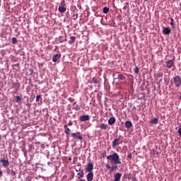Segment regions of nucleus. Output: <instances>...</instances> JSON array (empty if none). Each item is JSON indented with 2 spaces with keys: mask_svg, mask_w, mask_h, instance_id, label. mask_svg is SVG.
I'll return each mask as SVG.
<instances>
[{
  "mask_svg": "<svg viewBox=\"0 0 181 181\" xmlns=\"http://www.w3.org/2000/svg\"><path fill=\"white\" fill-rule=\"evenodd\" d=\"M108 128V124L103 123L101 124H100V129H104L105 131V129H107Z\"/></svg>",
  "mask_w": 181,
  "mask_h": 181,
  "instance_id": "20",
  "label": "nucleus"
},
{
  "mask_svg": "<svg viewBox=\"0 0 181 181\" xmlns=\"http://www.w3.org/2000/svg\"><path fill=\"white\" fill-rule=\"evenodd\" d=\"M2 138V136L0 135V139Z\"/></svg>",
  "mask_w": 181,
  "mask_h": 181,
  "instance_id": "44",
  "label": "nucleus"
},
{
  "mask_svg": "<svg viewBox=\"0 0 181 181\" xmlns=\"http://www.w3.org/2000/svg\"><path fill=\"white\" fill-rule=\"evenodd\" d=\"M69 100L70 101V103H74V99L73 98H69Z\"/></svg>",
  "mask_w": 181,
  "mask_h": 181,
  "instance_id": "33",
  "label": "nucleus"
},
{
  "mask_svg": "<svg viewBox=\"0 0 181 181\" xmlns=\"http://www.w3.org/2000/svg\"><path fill=\"white\" fill-rule=\"evenodd\" d=\"M71 136L74 138V139H79V141H81L83 139V136H81V134L78 132L76 133H71Z\"/></svg>",
  "mask_w": 181,
  "mask_h": 181,
  "instance_id": "5",
  "label": "nucleus"
},
{
  "mask_svg": "<svg viewBox=\"0 0 181 181\" xmlns=\"http://www.w3.org/2000/svg\"><path fill=\"white\" fill-rule=\"evenodd\" d=\"M74 19H77V16L76 15H74Z\"/></svg>",
  "mask_w": 181,
  "mask_h": 181,
  "instance_id": "39",
  "label": "nucleus"
},
{
  "mask_svg": "<svg viewBox=\"0 0 181 181\" xmlns=\"http://www.w3.org/2000/svg\"><path fill=\"white\" fill-rule=\"evenodd\" d=\"M163 33L164 35H170V32H171V30H170V28L169 27H163Z\"/></svg>",
  "mask_w": 181,
  "mask_h": 181,
  "instance_id": "11",
  "label": "nucleus"
},
{
  "mask_svg": "<svg viewBox=\"0 0 181 181\" xmlns=\"http://www.w3.org/2000/svg\"><path fill=\"white\" fill-rule=\"evenodd\" d=\"M119 144V137L118 139H114L113 141L112 142V148H115V146H118Z\"/></svg>",
  "mask_w": 181,
  "mask_h": 181,
  "instance_id": "10",
  "label": "nucleus"
},
{
  "mask_svg": "<svg viewBox=\"0 0 181 181\" xmlns=\"http://www.w3.org/2000/svg\"><path fill=\"white\" fill-rule=\"evenodd\" d=\"M132 181H136V178H134Z\"/></svg>",
  "mask_w": 181,
  "mask_h": 181,
  "instance_id": "40",
  "label": "nucleus"
},
{
  "mask_svg": "<svg viewBox=\"0 0 181 181\" xmlns=\"http://www.w3.org/2000/svg\"><path fill=\"white\" fill-rule=\"evenodd\" d=\"M64 128L65 129L64 130L65 134H66L67 135H71V130L69 128L67 124H65L64 126Z\"/></svg>",
  "mask_w": 181,
  "mask_h": 181,
  "instance_id": "13",
  "label": "nucleus"
},
{
  "mask_svg": "<svg viewBox=\"0 0 181 181\" xmlns=\"http://www.w3.org/2000/svg\"><path fill=\"white\" fill-rule=\"evenodd\" d=\"M79 181H86V180H80Z\"/></svg>",
  "mask_w": 181,
  "mask_h": 181,
  "instance_id": "42",
  "label": "nucleus"
},
{
  "mask_svg": "<svg viewBox=\"0 0 181 181\" xmlns=\"http://www.w3.org/2000/svg\"><path fill=\"white\" fill-rule=\"evenodd\" d=\"M119 169V167L118 165H115V164H113L111 168V170H118Z\"/></svg>",
  "mask_w": 181,
  "mask_h": 181,
  "instance_id": "24",
  "label": "nucleus"
},
{
  "mask_svg": "<svg viewBox=\"0 0 181 181\" xmlns=\"http://www.w3.org/2000/svg\"><path fill=\"white\" fill-rule=\"evenodd\" d=\"M76 42V37L74 36H71L70 37V40H69V44L71 45Z\"/></svg>",
  "mask_w": 181,
  "mask_h": 181,
  "instance_id": "22",
  "label": "nucleus"
},
{
  "mask_svg": "<svg viewBox=\"0 0 181 181\" xmlns=\"http://www.w3.org/2000/svg\"><path fill=\"white\" fill-rule=\"evenodd\" d=\"M86 179L88 181H93V179H94V173H88V175H86Z\"/></svg>",
  "mask_w": 181,
  "mask_h": 181,
  "instance_id": "12",
  "label": "nucleus"
},
{
  "mask_svg": "<svg viewBox=\"0 0 181 181\" xmlns=\"http://www.w3.org/2000/svg\"><path fill=\"white\" fill-rule=\"evenodd\" d=\"M69 160H71V158H69Z\"/></svg>",
  "mask_w": 181,
  "mask_h": 181,
  "instance_id": "43",
  "label": "nucleus"
},
{
  "mask_svg": "<svg viewBox=\"0 0 181 181\" xmlns=\"http://www.w3.org/2000/svg\"><path fill=\"white\" fill-rule=\"evenodd\" d=\"M107 160H110L111 165H121V158H119V155L117 153H113L112 154L106 156Z\"/></svg>",
  "mask_w": 181,
  "mask_h": 181,
  "instance_id": "1",
  "label": "nucleus"
},
{
  "mask_svg": "<svg viewBox=\"0 0 181 181\" xmlns=\"http://www.w3.org/2000/svg\"><path fill=\"white\" fill-rule=\"evenodd\" d=\"M68 125L69 127H71V125H73V122L70 121L69 123H68Z\"/></svg>",
  "mask_w": 181,
  "mask_h": 181,
  "instance_id": "37",
  "label": "nucleus"
},
{
  "mask_svg": "<svg viewBox=\"0 0 181 181\" xmlns=\"http://www.w3.org/2000/svg\"><path fill=\"white\" fill-rule=\"evenodd\" d=\"M124 127H125V128H127L128 129H129V128H131L132 127V122L126 121L124 122Z\"/></svg>",
  "mask_w": 181,
  "mask_h": 181,
  "instance_id": "14",
  "label": "nucleus"
},
{
  "mask_svg": "<svg viewBox=\"0 0 181 181\" xmlns=\"http://www.w3.org/2000/svg\"><path fill=\"white\" fill-rule=\"evenodd\" d=\"M108 12H110V8L104 7L103 8V13H108Z\"/></svg>",
  "mask_w": 181,
  "mask_h": 181,
  "instance_id": "26",
  "label": "nucleus"
},
{
  "mask_svg": "<svg viewBox=\"0 0 181 181\" xmlns=\"http://www.w3.org/2000/svg\"><path fill=\"white\" fill-rule=\"evenodd\" d=\"M12 43H13V45H16V43H18V39L16 37H13Z\"/></svg>",
  "mask_w": 181,
  "mask_h": 181,
  "instance_id": "28",
  "label": "nucleus"
},
{
  "mask_svg": "<svg viewBox=\"0 0 181 181\" xmlns=\"http://www.w3.org/2000/svg\"><path fill=\"white\" fill-rule=\"evenodd\" d=\"M16 103H19V102L22 101V98H21V96H19V95H17L16 97Z\"/></svg>",
  "mask_w": 181,
  "mask_h": 181,
  "instance_id": "29",
  "label": "nucleus"
},
{
  "mask_svg": "<svg viewBox=\"0 0 181 181\" xmlns=\"http://www.w3.org/2000/svg\"><path fill=\"white\" fill-rule=\"evenodd\" d=\"M175 66V62H173V59H170L166 62V67L168 69H172Z\"/></svg>",
  "mask_w": 181,
  "mask_h": 181,
  "instance_id": "8",
  "label": "nucleus"
},
{
  "mask_svg": "<svg viewBox=\"0 0 181 181\" xmlns=\"http://www.w3.org/2000/svg\"><path fill=\"white\" fill-rule=\"evenodd\" d=\"M105 168H107V169H111V165H110V164H107Z\"/></svg>",
  "mask_w": 181,
  "mask_h": 181,
  "instance_id": "35",
  "label": "nucleus"
},
{
  "mask_svg": "<svg viewBox=\"0 0 181 181\" xmlns=\"http://www.w3.org/2000/svg\"><path fill=\"white\" fill-rule=\"evenodd\" d=\"M94 170V164L93 163H89L86 167V171L88 173H93Z\"/></svg>",
  "mask_w": 181,
  "mask_h": 181,
  "instance_id": "4",
  "label": "nucleus"
},
{
  "mask_svg": "<svg viewBox=\"0 0 181 181\" xmlns=\"http://www.w3.org/2000/svg\"><path fill=\"white\" fill-rule=\"evenodd\" d=\"M59 43H63V42H67V39L66 38H63V37H59L58 39Z\"/></svg>",
  "mask_w": 181,
  "mask_h": 181,
  "instance_id": "23",
  "label": "nucleus"
},
{
  "mask_svg": "<svg viewBox=\"0 0 181 181\" xmlns=\"http://www.w3.org/2000/svg\"><path fill=\"white\" fill-rule=\"evenodd\" d=\"M122 176V174H121L119 173H117L116 174L114 175L113 181H121Z\"/></svg>",
  "mask_w": 181,
  "mask_h": 181,
  "instance_id": "9",
  "label": "nucleus"
},
{
  "mask_svg": "<svg viewBox=\"0 0 181 181\" xmlns=\"http://www.w3.org/2000/svg\"><path fill=\"white\" fill-rule=\"evenodd\" d=\"M157 77H158L159 78H162V77H163V74L161 73V72H159V73L157 74Z\"/></svg>",
  "mask_w": 181,
  "mask_h": 181,
  "instance_id": "30",
  "label": "nucleus"
},
{
  "mask_svg": "<svg viewBox=\"0 0 181 181\" xmlns=\"http://www.w3.org/2000/svg\"><path fill=\"white\" fill-rule=\"evenodd\" d=\"M174 85L175 87L179 88L181 86V77L180 76H175L173 78Z\"/></svg>",
  "mask_w": 181,
  "mask_h": 181,
  "instance_id": "3",
  "label": "nucleus"
},
{
  "mask_svg": "<svg viewBox=\"0 0 181 181\" xmlns=\"http://www.w3.org/2000/svg\"><path fill=\"white\" fill-rule=\"evenodd\" d=\"M91 83H93V84H98V80L97 79L96 77H93Z\"/></svg>",
  "mask_w": 181,
  "mask_h": 181,
  "instance_id": "25",
  "label": "nucleus"
},
{
  "mask_svg": "<svg viewBox=\"0 0 181 181\" xmlns=\"http://www.w3.org/2000/svg\"><path fill=\"white\" fill-rule=\"evenodd\" d=\"M0 163H2L3 168H8L9 166V160H5V159H1L0 160Z\"/></svg>",
  "mask_w": 181,
  "mask_h": 181,
  "instance_id": "7",
  "label": "nucleus"
},
{
  "mask_svg": "<svg viewBox=\"0 0 181 181\" xmlns=\"http://www.w3.org/2000/svg\"><path fill=\"white\" fill-rule=\"evenodd\" d=\"M115 117H111L107 120L109 125H114L115 124Z\"/></svg>",
  "mask_w": 181,
  "mask_h": 181,
  "instance_id": "15",
  "label": "nucleus"
},
{
  "mask_svg": "<svg viewBox=\"0 0 181 181\" xmlns=\"http://www.w3.org/2000/svg\"><path fill=\"white\" fill-rule=\"evenodd\" d=\"M179 136H181V128H180L177 131Z\"/></svg>",
  "mask_w": 181,
  "mask_h": 181,
  "instance_id": "36",
  "label": "nucleus"
},
{
  "mask_svg": "<svg viewBox=\"0 0 181 181\" xmlns=\"http://www.w3.org/2000/svg\"><path fill=\"white\" fill-rule=\"evenodd\" d=\"M39 101H42V96L40 95L36 96V102L39 103Z\"/></svg>",
  "mask_w": 181,
  "mask_h": 181,
  "instance_id": "27",
  "label": "nucleus"
},
{
  "mask_svg": "<svg viewBox=\"0 0 181 181\" xmlns=\"http://www.w3.org/2000/svg\"><path fill=\"white\" fill-rule=\"evenodd\" d=\"M134 73H136V74H138V73H139V68H138V66L135 67Z\"/></svg>",
  "mask_w": 181,
  "mask_h": 181,
  "instance_id": "31",
  "label": "nucleus"
},
{
  "mask_svg": "<svg viewBox=\"0 0 181 181\" xmlns=\"http://www.w3.org/2000/svg\"><path fill=\"white\" fill-rule=\"evenodd\" d=\"M127 158H129V159H132V153H129L127 155Z\"/></svg>",
  "mask_w": 181,
  "mask_h": 181,
  "instance_id": "32",
  "label": "nucleus"
},
{
  "mask_svg": "<svg viewBox=\"0 0 181 181\" xmlns=\"http://www.w3.org/2000/svg\"><path fill=\"white\" fill-rule=\"evenodd\" d=\"M58 10H59V12H60L61 13H64V12H66V8L63 6H59L58 8Z\"/></svg>",
  "mask_w": 181,
  "mask_h": 181,
  "instance_id": "16",
  "label": "nucleus"
},
{
  "mask_svg": "<svg viewBox=\"0 0 181 181\" xmlns=\"http://www.w3.org/2000/svg\"><path fill=\"white\" fill-rule=\"evenodd\" d=\"M114 80H127V77H125L122 74L119 72H115L112 74Z\"/></svg>",
  "mask_w": 181,
  "mask_h": 181,
  "instance_id": "2",
  "label": "nucleus"
},
{
  "mask_svg": "<svg viewBox=\"0 0 181 181\" xmlns=\"http://www.w3.org/2000/svg\"><path fill=\"white\" fill-rule=\"evenodd\" d=\"M145 1H148V0H145Z\"/></svg>",
  "mask_w": 181,
  "mask_h": 181,
  "instance_id": "45",
  "label": "nucleus"
},
{
  "mask_svg": "<svg viewBox=\"0 0 181 181\" xmlns=\"http://www.w3.org/2000/svg\"><path fill=\"white\" fill-rule=\"evenodd\" d=\"M170 21L171 22L170 23V25H171V26H173V18H170Z\"/></svg>",
  "mask_w": 181,
  "mask_h": 181,
  "instance_id": "34",
  "label": "nucleus"
},
{
  "mask_svg": "<svg viewBox=\"0 0 181 181\" xmlns=\"http://www.w3.org/2000/svg\"><path fill=\"white\" fill-rule=\"evenodd\" d=\"M79 172L80 173H78V176H79L78 178L84 177V171L81 170V167L79 168Z\"/></svg>",
  "mask_w": 181,
  "mask_h": 181,
  "instance_id": "17",
  "label": "nucleus"
},
{
  "mask_svg": "<svg viewBox=\"0 0 181 181\" xmlns=\"http://www.w3.org/2000/svg\"><path fill=\"white\" fill-rule=\"evenodd\" d=\"M72 105L75 111H78V110H80V107H78V105H77V102L74 103Z\"/></svg>",
  "mask_w": 181,
  "mask_h": 181,
  "instance_id": "21",
  "label": "nucleus"
},
{
  "mask_svg": "<svg viewBox=\"0 0 181 181\" xmlns=\"http://www.w3.org/2000/svg\"><path fill=\"white\" fill-rule=\"evenodd\" d=\"M158 122H159V119H158V118H156V117L153 118V119L150 121V124H158Z\"/></svg>",
  "mask_w": 181,
  "mask_h": 181,
  "instance_id": "19",
  "label": "nucleus"
},
{
  "mask_svg": "<svg viewBox=\"0 0 181 181\" xmlns=\"http://www.w3.org/2000/svg\"><path fill=\"white\" fill-rule=\"evenodd\" d=\"M89 119H90V116L88 115H81V116L79 117V120L81 122L88 121Z\"/></svg>",
  "mask_w": 181,
  "mask_h": 181,
  "instance_id": "6",
  "label": "nucleus"
},
{
  "mask_svg": "<svg viewBox=\"0 0 181 181\" xmlns=\"http://www.w3.org/2000/svg\"><path fill=\"white\" fill-rule=\"evenodd\" d=\"M61 55L57 54H55L53 57H52V62H54V63H56V62H57V60H59V59H60Z\"/></svg>",
  "mask_w": 181,
  "mask_h": 181,
  "instance_id": "18",
  "label": "nucleus"
},
{
  "mask_svg": "<svg viewBox=\"0 0 181 181\" xmlns=\"http://www.w3.org/2000/svg\"><path fill=\"white\" fill-rule=\"evenodd\" d=\"M76 172H80V168L78 170H76Z\"/></svg>",
  "mask_w": 181,
  "mask_h": 181,
  "instance_id": "41",
  "label": "nucleus"
},
{
  "mask_svg": "<svg viewBox=\"0 0 181 181\" xmlns=\"http://www.w3.org/2000/svg\"><path fill=\"white\" fill-rule=\"evenodd\" d=\"M3 175V173H2V170H1V168H0V176H2Z\"/></svg>",
  "mask_w": 181,
  "mask_h": 181,
  "instance_id": "38",
  "label": "nucleus"
}]
</instances>
